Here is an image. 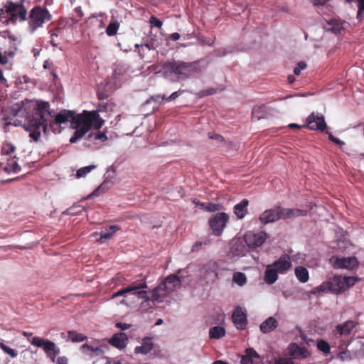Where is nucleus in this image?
Wrapping results in <instances>:
<instances>
[{
	"label": "nucleus",
	"mask_w": 364,
	"mask_h": 364,
	"mask_svg": "<svg viewBox=\"0 0 364 364\" xmlns=\"http://www.w3.org/2000/svg\"><path fill=\"white\" fill-rule=\"evenodd\" d=\"M223 209V206L220 204L208 203L206 207V211L215 212Z\"/></svg>",
	"instance_id": "obj_40"
},
{
	"label": "nucleus",
	"mask_w": 364,
	"mask_h": 364,
	"mask_svg": "<svg viewBox=\"0 0 364 364\" xmlns=\"http://www.w3.org/2000/svg\"><path fill=\"white\" fill-rule=\"evenodd\" d=\"M154 348V343L151 338L145 337L142 340L141 345L134 348V353L136 354L146 355L150 353Z\"/></svg>",
	"instance_id": "obj_21"
},
{
	"label": "nucleus",
	"mask_w": 364,
	"mask_h": 364,
	"mask_svg": "<svg viewBox=\"0 0 364 364\" xmlns=\"http://www.w3.org/2000/svg\"><path fill=\"white\" fill-rule=\"evenodd\" d=\"M8 63V58L6 56H3L1 52L0 51V64L6 65Z\"/></svg>",
	"instance_id": "obj_60"
},
{
	"label": "nucleus",
	"mask_w": 364,
	"mask_h": 364,
	"mask_svg": "<svg viewBox=\"0 0 364 364\" xmlns=\"http://www.w3.org/2000/svg\"><path fill=\"white\" fill-rule=\"evenodd\" d=\"M213 364H228L227 362L223 361L221 360H215L213 363Z\"/></svg>",
	"instance_id": "obj_64"
},
{
	"label": "nucleus",
	"mask_w": 364,
	"mask_h": 364,
	"mask_svg": "<svg viewBox=\"0 0 364 364\" xmlns=\"http://www.w3.org/2000/svg\"><path fill=\"white\" fill-rule=\"evenodd\" d=\"M249 200L246 198L242 199L239 203L234 206V213L238 219H242L248 213L247 206Z\"/></svg>",
	"instance_id": "obj_22"
},
{
	"label": "nucleus",
	"mask_w": 364,
	"mask_h": 364,
	"mask_svg": "<svg viewBox=\"0 0 364 364\" xmlns=\"http://www.w3.org/2000/svg\"><path fill=\"white\" fill-rule=\"evenodd\" d=\"M149 22L151 25L159 28H161L163 25L162 21L154 16L150 17Z\"/></svg>",
	"instance_id": "obj_44"
},
{
	"label": "nucleus",
	"mask_w": 364,
	"mask_h": 364,
	"mask_svg": "<svg viewBox=\"0 0 364 364\" xmlns=\"http://www.w3.org/2000/svg\"><path fill=\"white\" fill-rule=\"evenodd\" d=\"M0 83L6 85V87L9 86L7 80L4 77L3 75V72L1 70H0Z\"/></svg>",
	"instance_id": "obj_54"
},
{
	"label": "nucleus",
	"mask_w": 364,
	"mask_h": 364,
	"mask_svg": "<svg viewBox=\"0 0 364 364\" xmlns=\"http://www.w3.org/2000/svg\"><path fill=\"white\" fill-rule=\"evenodd\" d=\"M218 91V89L210 87L207 89L202 90L200 92L201 97H205L208 95H212L215 93H216Z\"/></svg>",
	"instance_id": "obj_42"
},
{
	"label": "nucleus",
	"mask_w": 364,
	"mask_h": 364,
	"mask_svg": "<svg viewBox=\"0 0 364 364\" xmlns=\"http://www.w3.org/2000/svg\"><path fill=\"white\" fill-rule=\"evenodd\" d=\"M310 292L312 294H316L317 293H318V294L319 293H325V292H326V289L322 288V283H321L319 286L314 288Z\"/></svg>",
	"instance_id": "obj_47"
},
{
	"label": "nucleus",
	"mask_w": 364,
	"mask_h": 364,
	"mask_svg": "<svg viewBox=\"0 0 364 364\" xmlns=\"http://www.w3.org/2000/svg\"><path fill=\"white\" fill-rule=\"evenodd\" d=\"M107 109V104L106 103H100L98 105L97 108L95 111H97V113L99 114L100 112H103L106 110Z\"/></svg>",
	"instance_id": "obj_56"
},
{
	"label": "nucleus",
	"mask_w": 364,
	"mask_h": 364,
	"mask_svg": "<svg viewBox=\"0 0 364 364\" xmlns=\"http://www.w3.org/2000/svg\"><path fill=\"white\" fill-rule=\"evenodd\" d=\"M208 136L210 139H214L218 142H223L224 138L223 136L215 134V133H209Z\"/></svg>",
	"instance_id": "obj_46"
},
{
	"label": "nucleus",
	"mask_w": 364,
	"mask_h": 364,
	"mask_svg": "<svg viewBox=\"0 0 364 364\" xmlns=\"http://www.w3.org/2000/svg\"><path fill=\"white\" fill-rule=\"evenodd\" d=\"M264 106H259L254 107L252 110V116L258 119L262 118L264 116Z\"/></svg>",
	"instance_id": "obj_38"
},
{
	"label": "nucleus",
	"mask_w": 364,
	"mask_h": 364,
	"mask_svg": "<svg viewBox=\"0 0 364 364\" xmlns=\"http://www.w3.org/2000/svg\"><path fill=\"white\" fill-rule=\"evenodd\" d=\"M30 342L34 346L42 348L46 356L53 363H56L55 358L60 353V349L54 342L38 336H34Z\"/></svg>",
	"instance_id": "obj_9"
},
{
	"label": "nucleus",
	"mask_w": 364,
	"mask_h": 364,
	"mask_svg": "<svg viewBox=\"0 0 364 364\" xmlns=\"http://www.w3.org/2000/svg\"><path fill=\"white\" fill-rule=\"evenodd\" d=\"M161 73L165 78L175 80H184L191 77L200 71L198 62H186L183 60H167L159 64Z\"/></svg>",
	"instance_id": "obj_2"
},
{
	"label": "nucleus",
	"mask_w": 364,
	"mask_h": 364,
	"mask_svg": "<svg viewBox=\"0 0 364 364\" xmlns=\"http://www.w3.org/2000/svg\"><path fill=\"white\" fill-rule=\"evenodd\" d=\"M16 150V147L11 143L5 142L1 149L2 154L9 155Z\"/></svg>",
	"instance_id": "obj_37"
},
{
	"label": "nucleus",
	"mask_w": 364,
	"mask_h": 364,
	"mask_svg": "<svg viewBox=\"0 0 364 364\" xmlns=\"http://www.w3.org/2000/svg\"><path fill=\"white\" fill-rule=\"evenodd\" d=\"M75 14H76L77 16L79 18H82V17H83V16H84V14H83L82 10V9H81V7H80V6H77V7H76V8L75 9Z\"/></svg>",
	"instance_id": "obj_53"
},
{
	"label": "nucleus",
	"mask_w": 364,
	"mask_h": 364,
	"mask_svg": "<svg viewBox=\"0 0 364 364\" xmlns=\"http://www.w3.org/2000/svg\"><path fill=\"white\" fill-rule=\"evenodd\" d=\"M87 139L90 141H93L94 143L97 144V141H100L102 142H105L107 140V135L100 131H98L97 132H91L87 136Z\"/></svg>",
	"instance_id": "obj_30"
},
{
	"label": "nucleus",
	"mask_w": 364,
	"mask_h": 364,
	"mask_svg": "<svg viewBox=\"0 0 364 364\" xmlns=\"http://www.w3.org/2000/svg\"><path fill=\"white\" fill-rule=\"evenodd\" d=\"M56 364H68V359L65 356L58 357L56 359Z\"/></svg>",
	"instance_id": "obj_52"
},
{
	"label": "nucleus",
	"mask_w": 364,
	"mask_h": 364,
	"mask_svg": "<svg viewBox=\"0 0 364 364\" xmlns=\"http://www.w3.org/2000/svg\"><path fill=\"white\" fill-rule=\"evenodd\" d=\"M232 280L239 286H243L247 282V277L242 272H235L233 274Z\"/></svg>",
	"instance_id": "obj_34"
},
{
	"label": "nucleus",
	"mask_w": 364,
	"mask_h": 364,
	"mask_svg": "<svg viewBox=\"0 0 364 364\" xmlns=\"http://www.w3.org/2000/svg\"><path fill=\"white\" fill-rule=\"evenodd\" d=\"M360 279L355 277L334 275L322 282V288L326 289V292H331L338 295L354 286Z\"/></svg>",
	"instance_id": "obj_5"
},
{
	"label": "nucleus",
	"mask_w": 364,
	"mask_h": 364,
	"mask_svg": "<svg viewBox=\"0 0 364 364\" xmlns=\"http://www.w3.org/2000/svg\"><path fill=\"white\" fill-rule=\"evenodd\" d=\"M100 187L95 189L92 193H90L87 196V198H92V196H100Z\"/></svg>",
	"instance_id": "obj_58"
},
{
	"label": "nucleus",
	"mask_w": 364,
	"mask_h": 364,
	"mask_svg": "<svg viewBox=\"0 0 364 364\" xmlns=\"http://www.w3.org/2000/svg\"><path fill=\"white\" fill-rule=\"evenodd\" d=\"M277 326L278 321L276 318L271 316L260 324L259 329L263 333H268L274 330Z\"/></svg>",
	"instance_id": "obj_24"
},
{
	"label": "nucleus",
	"mask_w": 364,
	"mask_h": 364,
	"mask_svg": "<svg viewBox=\"0 0 364 364\" xmlns=\"http://www.w3.org/2000/svg\"><path fill=\"white\" fill-rule=\"evenodd\" d=\"M228 220L229 216L224 212L212 215L209 219V225L213 235L215 236L221 235Z\"/></svg>",
	"instance_id": "obj_11"
},
{
	"label": "nucleus",
	"mask_w": 364,
	"mask_h": 364,
	"mask_svg": "<svg viewBox=\"0 0 364 364\" xmlns=\"http://www.w3.org/2000/svg\"><path fill=\"white\" fill-rule=\"evenodd\" d=\"M82 349H87L88 350H90L91 352H95V351H97L99 350V348H93L87 344H83L82 346Z\"/></svg>",
	"instance_id": "obj_55"
},
{
	"label": "nucleus",
	"mask_w": 364,
	"mask_h": 364,
	"mask_svg": "<svg viewBox=\"0 0 364 364\" xmlns=\"http://www.w3.org/2000/svg\"><path fill=\"white\" fill-rule=\"evenodd\" d=\"M288 349L291 355L295 358H306L310 355L309 351L305 347H300L294 343H291Z\"/></svg>",
	"instance_id": "obj_20"
},
{
	"label": "nucleus",
	"mask_w": 364,
	"mask_h": 364,
	"mask_svg": "<svg viewBox=\"0 0 364 364\" xmlns=\"http://www.w3.org/2000/svg\"><path fill=\"white\" fill-rule=\"evenodd\" d=\"M328 134V139L335 143L336 144L340 146L341 147L342 146L345 145V142L340 140L339 139L335 137L331 133L326 132Z\"/></svg>",
	"instance_id": "obj_45"
},
{
	"label": "nucleus",
	"mask_w": 364,
	"mask_h": 364,
	"mask_svg": "<svg viewBox=\"0 0 364 364\" xmlns=\"http://www.w3.org/2000/svg\"><path fill=\"white\" fill-rule=\"evenodd\" d=\"M180 279L177 275L171 274L168 276L162 283L153 290L152 300L158 302L161 301L176 287L180 285Z\"/></svg>",
	"instance_id": "obj_7"
},
{
	"label": "nucleus",
	"mask_w": 364,
	"mask_h": 364,
	"mask_svg": "<svg viewBox=\"0 0 364 364\" xmlns=\"http://www.w3.org/2000/svg\"><path fill=\"white\" fill-rule=\"evenodd\" d=\"M308 211L298 208H284L276 206L274 208L264 211L259 218L260 222L264 225L276 222L280 219L294 218L299 216H306Z\"/></svg>",
	"instance_id": "obj_4"
},
{
	"label": "nucleus",
	"mask_w": 364,
	"mask_h": 364,
	"mask_svg": "<svg viewBox=\"0 0 364 364\" xmlns=\"http://www.w3.org/2000/svg\"><path fill=\"white\" fill-rule=\"evenodd\" d=\"M267 238V234L264 232L255 233L247 232L245 234L243 240L245 243L250 248H255L261 246Z\"/></svg>",
	"instance_id": "obj_14"
},
{
	"label": "nucleus",
	"mask_w": 364,
	"mask_h": 364,
	"mask_svg": "<svg viewBox=\"0 0 364 364\" xmlns=\"http://www.w3.org/2000/svg\"><path fill=\"white\" fill-rule=\"evenodd\" d=\"M141 49L139 50V55L141 57V58H144V48L150 50L151 47L149 44H145V45H141Z\"/></svg>",
	"instance_id": "obj_49"
},
{
	"label": "nucleus",
	"mask_w": 364,
	"mask_h": 364,
	"mask_svg": "<svg viewBox=\"0 0 364 364\" xmlns=\"http://www.w3.org/2000/svg\"><path fill=\"white\" fill-rule=\"evenodd\" d=\"M203 243L201 242H196L193 246V251H198L199 247H201Z\"/></svg>",
	"instance_id": "obj_61"
},
{
	"label": "nucleus",
	"mask_w": 364,
	"mask_h": 364,
	"mask_svg": "<svg viewBox=\"0 0 364 364\" xmlns=\"http://www.w3.org/2000/svg\"><path fill=\"white\" fill-rule=\"evenodd\" d=\"M75 117L74 112L64 109L58 113L55 119H53L49 102L37 100L33 116L24 125V128L29 132V136L37 141L41 131L46 133L48 126L50 129H53L54 126L70 122L74 127Z\"/></svg>",
	"instance_id": "obj_1"
},
{
	"label": "nucleus",
	"mask_w": 364,
	"mask_h": 364,
	"mask_svg": "<svg viewBox=\"0 0 364 364\" xmlns=\"http://www.w3.org/2000/svg\"><path fill=\"white\" fill-rule=\"evenodd\" d=\"M20 170H21L20 166L18 164V163L14 159L10 160L7 163V165L4 167V171L8 173H11V172L18 173V171H20Z\"/></svg>",
	"instance_id": "obj_32"
},
{
	"label": "nucleus",
	"mask_w": 364,
	"mask_h": 364,
	"mask_svg": "<svg viewBox=\"0 0 364 364\" xmlns=\"http://www.w3.org/2000/svg\"><path fill=\"white\" fill-rule=\"evenodd\" d=\"M53 65V62L50 60H46L44 61L43 63V68L44 69H49L52 67Z\"/></svg>",
	"instance_id": "obj_57"
},
{
	"label": "nucleus",
	"mask_w": 364,
	"mask_h": 364,
	"mask_svg": "<svg viewBox=\"0 0 364 364\" xmlns=\"http://www.w3.org/2000/svg\"><path fill=\"white\" fill-rule=\"evenodd\" d=\"M97 97L99 100H102L106 99L107 97V95L104 92H98Z\"/></svg>",
	"instance_id": "obj_63"
},
{
	"label": "nucleus",
	"mask_w": 364,
	"mask_h": 364,
	"mask_svg": "<svg viewBox=\"0 0 364 364\" xmlns=\"http://www.w3.org/2000/svg\"><path fill=\"white\" fill-rule=\"evenodd\" d=\"M271 265H272V267L274 268L278 273L284 274L291 267V262L288 255H284Z\"/></svg>",
	"instance_id": "obj_17"
},
{
	"label": "nucleus",
	"mask_w": 364,
	"mask_h": 364,
	"mask_svg": "<svg viewBox=\"0 0 364 364\" xmlns=\"http://www.w3.org/2000/svg\"><path fill=\"white\" fill-rule=\"evenodd\" d=\"M232 321L237 329H245L247 324L245 310L240 306H237L232 313Z\"/></svg>",
	"instance_id": "obj_15"
},
{
	"label": "nucleus",
	"mask_w": 364,
	"mask_h": 364,
	"mask_svg": "<svg viewBox=\"0 0 364 364\" xmlns=\"http://www.w3.org/2000/svg\"><path fill=\"white\" fill-rule=\"evenodd\" d=\"M306 68V63L303 62V61H301L299 62L296 67L294 68V73L296 75H299L300 73H301V71L302 70H304L305 68Z\"/></svg>",
	"instance_id": "obj_43"
},
{
	"label": "nucleus",
	"mask_w": 364,
	"mask_h": 364,
	"mask_svg": "<svg viewBox=\"0 0 364 364\" xmlns=\"http://www.w3.org/2000/svg\"><path fill=\"white\" fill-rule=\"evenodd\" d=\"M119 230H121L119 225H114L109 226L108 229L100 233V237L97 240V242L100 243L105 242L107 240H110L114 234Z\"/></svg>",
	"instance_id": "obj_23"
},
{
	"label": "nucleus",
	"mask_w": 364,
	"mask_h": 364,
	"mask_svg": "<svg viewBox=\"0 0 364 364\" xmlns=\"http://www.w3.org/2000/svg\"><path fill=\"white\" fill-rule=\"evenodd\" d=\"M127 340L124 333H117L109 338V343L118 349H123L126 347Z\"/></svg>",
	"instance_id": "obj_19"
},
{
	"label": "nucleus",
	"mask_w": 364,
	"mask_h": 364,
	"mask_svg": "<svg viewBox=\"0 0 364 364\" xmlns=\"http://www.w3.org/2000/svg\"><path fill=\"white\" fill-rule=\"evenodd\" d=\"M51 19V15L47 9L40 6H34L29 14V27L32 31L42 27L43 23Z\"/></svg>",
	"instance_id": "obj_8"
},
{
	"label": "nucleus",
	"mask_w": 364,
	"mask_h": 364,
	"mask_svg": "<svg viewBox=\"0 0 364 364\" xmlns=\"http://www.w3.org/2000/svg\"><path fill=\"white\" fill-rule=\"evenodd\" d=\"M128 293H131V291H130V289H129L128 287H127L125 288H122V289H119V291L114 292L112 295L111 299H114L117 296H125Z\"/></svg>",
	"instance_id": "obj_41"
},
{
	"label": "nucleus",
	"mask_w": 364,
	"mask_h": 364,
	"mask_svg": "<svg viewBox=\"0 0 364 364\" xmlns=\"http://www.w3.org/2000/svg\"><path fill=\"white\" fill-rule=\"evenodd\" d=\"M358 325V322L352 320H348L343 323L337 325L336 328L335 336L336 338H341L339 342H335L340 349H343L349 344L348 340H343V337L349 336L353 328Z\"/></svg>",
	"instance_id": "obj_10"
},
{
	"label": "nucleus",
	"mask_w": 364,
	"mask_h": 364,
	"mask_svg": "<svg viewBox=\"0 0 364 364\" xmlns=\"http://www.w3.org/2000/svg\"><path fill=\"white\" fill-rule=\"evenodd\" d=\"M181 36L178 33H173L170 35L169 39L172 41H177L180 38Z\"/></svg>",
	"instance_id": "obj_59"
},
{
	"label": "nucleus",
	"mask_w": 364,
	"mask_h": 364,
	"mask_svg": "<svg viewBox=\"0 0 364 364\" xmlns=\"http://www.w3.org/2000/svg\"><path fill=\"white\" fill-rule=\"evenodd\" d=\"M105 121L100 117L97 111H86L75 115V126L76 129L70 139V142L73 144L84 136L92 127L95 129H100Z\"/></svg>",
	"instance_id": "obj_3"
},
{
	"label": "nucleus",
	"mask_w": 364,
	"mask_h": 364,
	"mask_svg": "<svg viewBox=\"0 0 364 364\" xmlns=\"http://www.w3.org/2000/svg\"><path fill=\"white\" fill-rule=\"evenodd\" d=\"M127 287L130 289L131 293L136 295L139 299H146L148 298L147 291L140 290L148 287L145 277L140 275L139 279L134 281Z\"/></svg>",
	"instance_id": "obj_13"
},
{
	"label": "nucleus",
	"mask_w": 364,
	"mask_h": 364,
	"mask_svg": "<svg viewBox=\"0 0 364 364\" xmlns=\"http://www.w3.org/2000/svg\"><path fill=\"white\" fill-rule=\"evenodd\" d=\"M116 326L119 328H120L121 330H127V329H129L131 326L130 324H128V323H121V322H119V323H116Z\"/></svg>",
	"instance_id": "obj_50"
},
{
	"label": "nucleus",
	"mask_w": 364,
	"mask_h": 364,
	"mask_svg": "<svg viewBox=\"0 0 364 364\" xmlns=\"http://www.w3.org/2000/svg\"><path fill=\"white\" fill-rule=\"evenodd\" d=\"M316 346L318 350L323 352L324 354L327 355L330 353L331 346L326 341L323 339L318 340Z\"/></svg>",
	"instance_id": "obj_33"
},
{
	"label": "nucleus",
	"mask_w": 364,
	"mask_h": 364,
	"mask_svg": "<svg viewBox=\"0 0 364 364\" xmlns=\"http://www.w3.org/2000/svg\"><path fill=\"white\" fill-rule=\"evenodd\" d=\"M63 29L61 28H56L54 30H50L49 33L50 34V43L53 47L56 48L60 43L59 37L63 35Z\"/></svg>",
	"instance_id": "obj_28"
},
{
	"label": "nucleus",
	"mask_w": 364,
	"mask_h": 364,
	"mask_svg": "<svg viewBox=\"0 0 364 364\" xmlns=\"http://www.w3.org/2000/svg\"><path fill=\"white\" fill-rule=\"evenodd\" d=\"M26 15L27 11L23 4V1L20 3L8 1L5 10L1 9L0 11V21L6 24L9 22L22 21L26 20Z\"/></svg>",
	"instance_id": "obj_6"
},
{
	"label": "nucleus",
	"mask_w": 364,
	"mask_h": 364,
	"mask_svg": "<svg viewBox=\"0 0 364 364\" xmlns=\"http://www.w3.org/2000/svg\"><path fill=\"white\" fill-rule=\"evenodd\" d=\"M330 261L332 262L334 268H346V269H353L358 266V259L354 257H332Z\"/></svg>",
	"instance_id": "obj_16"
},
{
	"label": "nucleus",
	"mask_w": 364,
	"mask_h": 364,
	"mask_svg": "<svg viewBox=\"0 0 364 364\" xmlns=\"http://www.w3.org/2000/svg\"><path fill=\"white\" fill-rule=\"evenodd\" d=\"M338 357H339L341 360H345V359L347 358V352H346V351H341V352L338 353Z\"/></svg>",
	"instance_id": "obj_62"
},
{
	"label": "nucleus",
	"mask_w": 364,
	"mask_h": 364,
	"mask_svg": "<svg viewBox=\"0 0 364 364\" xmlns=\"http://www.w3.org/2000/svg\"><path fill=\"white\" fill-rule=\"evenodd\" d=\"M183 92H184V90H181L177 92H174L168 97L166 98V100L167 101L174 100L180 95V94L183 93Z\"/></svg>",
	"instance_id": "obj_48"
},
{
	"label": "nucleus",
	"mask_w": 364,
	"mask_h": 364,
	"mask_svg": "<svg viewBox=\"0 0 364 364\" xmlns=\"http://www.w3.org/2000/svg\"><path fill=\"white\" fill-rule=\"evenodd\" d=\"M295 276L301 283L306 282L309 279V271L302 266H298L295 268Z\"/></svg>",
	"instance_id": "obj_27"
},
{
	"label": "nucleus",
	"mask_w": 364,
	"mask_h": 364,
	"mask_svg": "<svg viewBox=\"0 0 364 364\" xmlns=\"http://www.w3.org/2000/svg\"><path fill=\"white\" fill-rule=\"evenodd\" d=\"M358 1V11L357 16H359L360 15L361 11H364V0H357Z\"/></svg>",
	"instance_id": "obj_51"
},
{
	"label": "nucleus",
	"mask_w": 364,
	"mask_h": 364,
	"mask_svg": "<svg viewBox=\"0 0 364 364\" xmlns=\"http://www.w3.org/2000/svg\"><path fill=\"white\" fill-rule=\"evenodd\" d=\"M119 26L120 23L118 21L112 19L106 28L107 35L109 36H115L117 33Z\"/></svg>",
	"instance_id": "obj_31"
},
{
	"label": "nucleus",
	"mask_w": 364,
	"mask_h": 364,
	"mask_svg": "<svg viewBox=\"0 0 364 364\" xmlns=\"http://www.w3.org/2000/svg\"><path fill=\"white\" fill-rule=\"evenodd\" d=\"M70 338L73 342H82L87 339V337L76 331H69Z\"/></svg>",
	"instance_id": "obj_35"
},
{
	"label": "nucleus",
	"mask_w": 364,
	"mask_h": 364,
	"mask_svg": "<svg viewBox=\"0 0 364 364\" xmlns=\"http://www.w3.org/2000/svg\"><path fill=\"white\" fill-rule=\"evenodd\" d=\"M278 279L277 271L272 267V265H268L264 272V280L268 284H274Z\"/></svg>",
	"instance_id": "obj_25"
},
{
	"label": "nucleus",
	"mask_w": 364,
	"mask_h": 364,
	"mask_svg": "<svg viewBox=\"0 0 364 364\" xmlns=\"http://www.w3.org/2000/svg\"><path fill=\"white\" fill-rule=\"evenodd\" d=\"M257 360H261L260 355L252 348L245 350V355L241 357V364H257Z\"/></svg>",
	"instance_id": "obj_18"
},
{
	"label": "nucleus",
	"mask_w": 364,
	"mask_h": 364,
	"mask_svg": "<svg viewBox=\"0 0 364 364\" xmlns=\"http://www.w3.org/2000/svg\"><path fill=\"white\" fill-rule=\"evenodd\" d=\"M0 348L7 354H9L11 358H16L17 356V353L16 350L3 343H0Z\"/></svg>",
	"instance_id": "obj_39"
},
{
	"label": "nucleus",
	"mask_w": 364,
	"mask_h": 364,
	"mask_svg": "<svg viewBox=\"0 0 364 364\" xmlns=\"http://www.w3.org/2000/svg\"><path fill=\"white\" fill-rule=\"evenodd\" d=\"M95 168V166H94V165H90V166L82 167L77 171L76 177L77 178L85 177L88 173H90Z\"/></svg>",
	"instance_id": "obj_36"
},
{
	"label": "nucleus",
	"mask_w": 364,
	"mask_h": 364,
	"mask_svg": "<svg viewBox=\"0 0 364 364\" xmlns=\"http://www.w3.org/2000/svg\"><path fill=\"white\" fill-rule=\"evenodd\" d=\"M243 242L244 240H242L240 239H237L232 242L231 250L235 255H245L247 250Z\"/></svg>",
	"instance_id": "obj_26"
},
{
	"label": "nucleus",
	"mask_w": 364,
	"mask_h": 364,
	"mask_svg": "<svg viewBox=\"0 0 364 364\" xmlns=\"http://www.w3.org/2000/svg\"><path fill=\"white\" fill-rule=\"evenodd\" d=\"M306 125L304 126L311 130H318L324 132L327 127L323 114L319 113H311L306 119Z\"/></svg>",
	"instance_id": "obj_12"
},
{
	"label": "nucleus",
	"mask_w": 364,
	"mask_h": 364,
	"mask_svg": "<svg viewBox=\"0 0 364 364\" xmlns=\"http://www.w3.org/2000/svg\"><path fill=\"white\" fill-rule=\"evenodd\" d=\"M225 335V330L222 326H214L209 331V336L210 338L219 339Z\"/></svg>",
	"instance_id": "obj_29"
}]
</instances>
